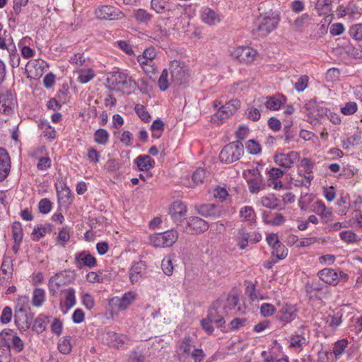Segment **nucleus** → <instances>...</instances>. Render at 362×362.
<instances>
[{
  "label": "nucleus",
  "mask_w": 362,
  "mask_h": 362,
  "mask_svg": "<svg viewBox=\"0 0 362 362\" xmlns=\"http://www.w3.org/2000/svg\"><path fill=\"white\" fill-rule=\"evenodd\" d=\"M51 230V225H40L35 227L32 233L33 239L38 240L40 238L44 237L47 231Z\"/></svg>",
  "instance_id": "obj_43"
},
{
  "label": "nucleus",
  "mask_w": 362,
  "mask_h": 362,
  "mask_svg": "<svg viewBox=\"0 0 362 362\" xmlns=\"http://www.w3.org/2000/svg\"><path fill=\"white\" fill-rule=\"evenodd\" d=\"M164 126L165 124L161 119L154 120L151 126L152 137L155 139L160 138L164 131Z\"/></svg>",
  "instance_id": "obj_37"
},
{
  "label": "nucleus",
  "mask_w": 362,
  "mask_h": 362,
  "mask_svg": "<svg viewBox=\"0 0 362 362\" xmlns=\"http://www.w3.org/2000/svg\"><path fill=\"white\" fill-rule=\"evenodd\" d=\"M136 293L133 291L125 293L122 297H115L110 300V305L119 310H126L136 299Z\"/></svg>",
  "instance_id": "obj_14"
},
{
  "label": "nucleus",
  "mask_w": 362,
  "mask_h": 362,
  "mask_svg": "<svg viewBox=\"0 0 362 362\" xmlns=\"http://www.w3.org/2000/svg\"><path fill=\"white\" fill-rule=\"evenodd\" d=\"M350 35L356 40H362V23L352 25L349 31Z\"/></svg>",
  "instance_id": "obj_57"
},
{
  "label": "nucleus",
  "mask_w": 362,
  "mask_h": 362,
  "mask_svg": "<svg viewBox=\"0 0 362 362\" xmlns=\"http://www.w3.org/2000/svg\"><path fill=\"white\" fill-rule=\"evenodd\" d=\"M14 320L18 329L21 331H25L30 327L33 317L28 315L25 307L21 306L15 311Z\"/></svg>",
  "instance_id": "obj_16"
},
{
  "label": "nucleus",
  "mask_w": 362,
  "mask_h": 362,
  "mask_svg": "<svg viewBox=\"0 0 362 362\" xmlns=\"http://www.w3.org/2000/svg\"><path fill=\"white\" fill-rule=\"evenodd\" d=\"M78 81L81 83H86L92 80L95 74V71L90 68L80 69L77 71Z\"/></svg>",
  "instance_id": "obj_34"
},
{
  "label": "nucleus",
  "mask_w": 362,
  "mask_h": 362,
  "mask_svg": "<svg viewBox=\"0 0 362 362\" xmlns=\"http://www.w3.org/2000/svg\"><path fill=\"white\" fill-rule=\"evenodd\" d=\"M58 349L63 354H67L71 351L70 340L67 338H62L58 344Z\"/></svg>",
  "instance_id": "obj_58"
},
{
  "label": "nucleus",
  "mask_w": 362,
  "mask_h": 362,
  "mask_svg": "<svg viewBox=\"0 0 362 362\" xmlns=\"http://www.w3.org/2000/svg\"><path fill=\"white\" fill-rule=\"evenodd\" d=\"M280 320L285 323H288L296 318L297 309L294 305L286 304L280 310Z\"/></svg>",
  "instance_id": "obj_25"
},
{
  "label": "nucleus",
  "mask_w": 362,
  "mask_h": 362,
  "mask_svg": "<svg viewBox=\"0 0 362 362\" xmlns=\"http://www.w3.org/2000/svg\"><path fill=\"white\" fill-rule=\"evenodd\" d=\"M275 312L276 308L272 304L265 303L260 306V313L264 317L273 315Z\"/></svg>",
  "instance_id": "obj_55"
},
{
  "label": "nucleus",
  "mask_w": 362,
  "mask_h": 362,
  "mask_svg": "<svg viewBox=\"0 0 362 362\" xmlns=\"http://www.w3.org/2000/svg\"><path fill=\"white\" fill-rule=\"evenodd\" d=\"M156 57V52L153 47L146 48L142 54L139 55L137 57V61H153L154 58Z\"/></svg>",
  "instance_id": "obj_47"
},
{
  "label": "nucleus",
  "mask_w": 362,
  "mask_h": 362,
  "mask_svg": "<svg viewBox=\"0 0 362 362\" xmlns=\"http://www.w3.org/2000/svg\"><path fill=\"white\" fill-rule=\"evenodd\" d=\"M361 142V133L357 132L346 139L341 141V146L345 149H350L352 147L360 144Z\"/></svg>",
  "instance_id": "obj_33"
},
{
  "label": "nucleus",
  "mask_w": 362,
  "mask_h": 362,
  "mask_svg": "<svg viewBox=\"0 0 362 362\" xmlns=\"http://www.w3.org/2000/svg\"><path fill=\"white\" fill-rule=\"evenodd\" d=\"M107 82L110 88L115 89L117 86H125L129 88L138 87L136 82L127 74L121 71H115L110 74L107 78Z\"/></svg>",
  "instance_id": "obj_3"
},
{
  "label": "nucleus",
  "mask_w": 362,
  "mask_h": 362,
  "mask_svg": "<svg viewBox=\"0 0 362 362\" xmlns=\"http://www.w3.org/2000/svg\"><path fill=\"white\" fill-rule=\"evenodd\" d=\"M319 278L325 283L335 286L341 281H347L349 275L342 271H337L331 268H325L318 272Z\"/></svg>",
  "instance_id": "obj_4"
},
{
  "label": "nucleus",
  "mask_w": 362,
  "mask_h": 362,
  "mask_svg": "<svg viewBox=\"0 0 362 362\" xmlns=\"http://www.w3.org/2000/svg\"><path fill=\"white\" fill-rule=\"evenodd\" d=\"M284 100V97L277 95L272 97H261L254 100L255 106L258 107H265L267 110H278L280 109Z\"/></svg>",
  "instance_id": "obj_11"
},
{
  "label": "nucleus",
  "mask_w": 362,
  "mask_h": 362,
  "mask_svg": "<svg viewBox=\"0 0 362 362\" xmlns=\"http://www.w3.org/2000/svg\"><path fill=\"white\" fill-rule=\"evenodd\" d=\"M257 52L250 47H238L231 51V56L242 64H251L257 57Z\"/></svg>",
  "instance_id": "obj_9"
},
{
  "label": "nucleus",
  "mask_w": 362,
  "mask_h": 362,
  "mask_svg": "<svg viewBox=\"0 0 362 362\" xmlns=\"http://www.w3.org/2000/svg\"><path fill=\"white\" fill-rule=\"evenodd\" d=\"M205 177L206 172L204 169L202 168L197 169L192 176V179L195 185L202 184Z\"/></svg>",
  "instance_id": "obj_56"
},
{
  "label": "nucleus",
  "mask_w": 362,
  "mask_h": 362,
  "mask_svg": "<svg viewBox=\"0 0 362 362\" xmlns=\"http://www.w3.org/2000/svg\"><path fill=\"white\" fill-rule=\"evenodd\" d=\"M144 71L148 75L153 74L156 72V66L153 61H141L139 62Z\"/></svg>",
  "instance_id": "obj_59"
},
{
  "label": "nucleus",
  "mask_w": 362,
  "mask_h": 362,
  "mask_svg": "<svg viewBox=\"0 0 362 362\" xmlns=\"http://www.w3.org/2000/svg\"><path fill=\"white\" fill-rule=\"evenodd\" d=\"M288 254V250L286 247L282 244L272 247V255L275 256L277 258V260H281L286 257Z\"/></svg>",
  "instance_id": "obj_45"
},
{
  "label": "nucleus",
  "mask_w": 362,
  "mask_h": 362,
  "mask_svg": "<svg viewBox=\"0 0 362 362\" xmlns=\"http://www.w3.org/2000/svg\"><path fill=\"white\" fill-rule=\"evenodd\" d=\"M13 273V259L10 257H4L0 269V284L6 286L11 281Z\"/></svg>",
  "instance_id": "obj_15"
},
{
  "label": "nucleus",
  "mask_w": 362,
  "mask_h": 362,
  "mask_svg": "<svg viewBox=\"0 0 362 362\" xmlns=\"http://www.w3.org/2000/svg\"><path fill=\"white\" fill-rule=\"evenodd\" d=\"M177 231L170 230L164 233H156L150 236L151 244L155 247H166L172 246L177 240Z\"/></svg>",
  "instance_id": "obj_5"
},
{
  "label": "nucleus",
  "mask_w": 362,
  "mask_h": 362,
  "mask_svg": "<svg viewBox=\"0 0 362 362\" xmlns=\"http://www.w3.org/2000/svg\"><path fill=\"white\" fill-rule=\"evenodd\" d=\"M243 145L239 141L231 142L221 150L219 158L221 162L229 164L239 160L243 154Z\"/></svg>",
  "instance_id": "obj_2"
},
{
  "label": "nucleus",
  "mask_w": 362,
  "mask_h": 362,
  "mask_svg": "<svg viewBox=\"0 0 362 362\" xmlns=\"http://www.w3.org/2000/svg\"><path fill=\"white\" fill-rule=\"evenodd\" d=\"M187 356H190L193 358L194 362H202L206 354L202 349L195 348Z\"/></svg>",
  "instance_id": "obj_64"
},
{
  "label": "nucleus",
  "mask_w": 362,
  "mask_h": 362,
  "mask_svg": "<svg viewBox=\"0 0 362 362\" xmlns=\"http://www.w3.org/2000/svg\"><path fill=\"white\" fill-rule=\"evenodd\" d=\"M46 327V320L43 317H37L33 325L32 329L37 333H42Z\"/></svg>",
  "instance_id": "obj_54"
},
{
  "label": "nucleus",
  "mask_w": 362,
  "mask_h": 362,
  "mask_svg": "<svg viewBox=\"0 0 362 362\" xmlns=\"http://www.w3.org/2000/svg\"><path fill=\"white\" fill-rule=\"evenodd\" d=\"M263 111V107H251L247 110V117L252 121H258L260 119L261 113Z\"/></svg>",
  "instance_id": "obj_50"
},
{
  "label": "nucleus",
  "mask_w": 362,
  "mask_h": 362,
  "mask_svg": "<svg viewBox=\"0 0 362 362\" xmlns=\"http://www.w3.org/2000/svg\"><path fill=\"white\" fill-rule=\"evenodd\" d=\"M243 176L247 180L249 189L251 193L257 194L264 189L263 178L258 169L252 168L245 171Z\"/></svg>",
  "instance_id": "obj_7"
},
{
  "label": "nucleus",
  "mask_w": 362,
  "mask_h": 362,
  "mask_svg": "<svg viewBox=\"0 0 362 362\" xmlns=\"http://www.w3.org/2000/svg\"><path fill=\"white\" fill-rule=\"evenodd\" d=\"M188 232L192 233H201L207 230L208 223L199 217H189L187 221Z\"/></svg>",
  "instance_id": "obj_18"
},
{
  "label": "nucleus",
  "mask_w": 362,
  "mask_h": 362,
  "mask_svg": "<svg viewBox=\"0 0 362 362\" xmlns=\"http://www.w3.org/2000/svg\"><path fill=\"white\" fill-rule=\"evenodd\" d=\"M240 107V101L238 100H231L222 105L218 112L214 115L213 119L223 122L230 116L234 115Z\"/></svg>",
  "instance_id": "obj_8"
},
{
  "label": "nucleus",
  "mask_w": 362,
  "mask_h": 362,
  "mask_svg": "<svg viewBox=\"0 0 362 362\" xmlns=\"http://www.w3.org/2000/svg\"><path fill=\"white\" fill-rule=\"evenodd\" d=\"M221 307V300L214 301L209 310L207 318L214 322L218 327H222L225 323L223 316L219 315L218 309Z\"/></svg>",
  "instance_id": "obj_21"
},
{
  "label": "nucleus",
  "mask_w": 362,
  "mask_h": 362,
  "mask_svg": "<svg viewBox=\"0 0 362 362\" xmlns=\"http://www.w3.org/2000/svg\"><path fill=\"white\" fill-rule=\"evenodd\" d=\"M308 111L309 122L315 124L319 119L327 115V109L320 105L315 100L309 101L305 106Z\"/></svg>",
  "instance_id": "obj_12"
},
{
  "label": "nucleus",
  "mask_w": 362,
  "mask_h": 362,
  "mask_svg": "<svg viewBox=\"0 0 362 362\" xmlns=\"http://www.w3.org/2000/svg\"><path fill=\"white\" fill-rule=\"evenodd\" d=\"M45 300V292L42 288H35L33 291L32 303L35 307H40Z\"/></svg>",
  "instance_id": "obj_39"
},
{
  "label": "nucleus",
  "mask_w": 362,
  "mask_h": 362,
  "mask_svg": "<svg viewBox=\"0 0 362 362\" xmlns=\"http://www.w3.org/2000/svg\"><path fill=\"white\" fill-rule=\"evenodd\" d=\"M239 214L241 221L247 222L248 225H252L256 221V213L252 206H245L242 207Z\"/></svg>",
  "instance_id": "obj_27"
},
{
  "label": "nucleus",
  "mask_w": 362,
  "mask_h": 362,
  "mask_svg": "<svg viewBox=\"0 0 362 362\" xmlns=\"http://www.w3.org/2000/svg\"><path fill=\"white\" fill-rule=\"evenodd\" d=\"M95 14L98 19L112 21L119 18L118 10L111 6H101L95 9Z\"/></svg>",
  "instance_id": "obj_17"
},
{
  "label": "nucleus",
  "mask_w": 362,
  "mask_h": 362,
  "mask_svg": "<svg viewBox=\"0 0 362 362\" xmlns=\"http://www.w3.org/2000/svg\"><path fill=\"white\" fill-rule=\"evenodd\" d=\"M199 213L205 217L217 218L221 216L222 209L219 205H216L214 204H206L200 206Z\"/></svg>",
  "instance_id": "obj_24"
},
{
  "label": "nucleus",
  "mask_w": 362,
  "mask_h": 362,
  "mask_svg": "<svg viewBox=\"0 0 362 362\" xmlns=\"http://www.w3.org/2000/svg\"><path fill=\"white\" fill-rule=\"evenodd\" d=\"M10 347L16 351L20 352L23 349L24 344L18 335H13L11 339V345L6 347L7 350H9Z\"/></svg>",
  "instance_id": "obj_49"
},
{
  "label": "nucleus",
  "mask_w": 362,
  "mask_h": 362,
  "mask_svg": "<svg viewBox=\"0 0 362 362\" xmlns=\"http://www.w3.org/2000/svg\"><path fill=\"white\" fill-rule=\"evenodd\" d=\"M262 218L265 223L271 224L272 226H281L285 222V218L284 216L279 213H275L274 214L264 213Z\"/></svg>",
  "instance_id": "obj_31"
},
{
  "label": "nucleus",
  "mask_w": 362,
  "mask_h": 362,
  "mask_svg": "<svg viewBox=\"0 0 362 362\" xmlns=\"http://www.w3.org/2000/svg\"><path fill=\"white\" fill-rule=\"evenodd\" d=\"M309 19V15L307 13H304L302 14L300 16H298L292 24L293 29L296 31H303L304 27L308 23Z\"/></svg>",
  "instance_id": "obj_40"
},
{
  "label": "nucleus",
  "mask_w": 362,
  "mask_h": 362,
  "mask_svg": "<svg viewBox=\"0 0 362 362\" xmlns=\"http://www.w3.org/2000/svg\"><path fill=\"white\" fill-rule=\"evenodd\" d=\"M195 347L194 339L192 337H185L180 345V350L185 354L188 355Z\"/></svg>",
  "instance_id": "obj_35"
},
{
  "label": "nucleus",
  "mask_w": 362,
  "mask_h": 362,
  "mask_svg": "<svg viewBox=\"0 0 362 362\" xmlns=\"http://www.w3.org/2000/svg\"><path fill=\"white\" fill-rule=\"evenodd\" d=\"M308 327L305 325H301L296 334L290 337L289 347L291 349L302 350L303 348L309 343V337Z\"/></svg>",
  "instance_id": "obj_10"
},
{
  "label": "nucleus",
  "mask_w": 362,
  "mask_h": 362,
  "mask_svg": "<svg viewBox=\"0 0 362 362\" xmlns=\"http://www.w3.org/2000/svg\"><path fill=\"white\" fill-rule=\"evenodd\" d=\"M261 204L268 209H275L278 207L279 200L272 194L263 196L260 200Z\"/></svg>",
  "instance_id": "obj_36"
},
{
  "label": "nucleus",
  "mask_w": 362,
  "mask_h": 362,
  "mask_svg": "<svg viewBox=\"0 0 362 362\" xmlns=\"http://www.w3.org/2000/svg\"><path fill=\"white\" fill-rule=\"evenodd\" d=\"M200 17L202 21L209 25H215L221 22V16L214 10L205 7L201 11Z\"/></svg>",
  "instance_id": "obj_19"
},
{
  "label": "nucleus",
  "mask_w": 362,
  "mask_h": 362,
  "mask_svg": "<svg viewBox=\"0 0 362 362\" xmlns=\"http://www.w3.org/2000/svg\"><path fill=\"white\" fill-rule=\"evenodd\" d=\"M13 238L14 242H22L23 240V229L21 224L18 222L13 223L12 226Z\"/></svg>",
  "instance_id": "obj_52"
},
{
  "label": "nucleus",
  "mask_w": 362,
  "mask_h": 362,
  "mask_svg": "<svg viewBox=\"0 0 362 362\" xmlns=\"http://www.w3.org/2000/svg\"><path fill=\"white\" fill-rule=\"evenodd\" d=\"M174 255H168L163 258L161 262V268L164 274L167 276H171L173 272V259Z\"/></svg>",
  "instance_id": "obj_38"
},
{
  "label": "nucleus",
  "mask_w": 362,
  "mask_h": 362,
  "mask_svg": "<svg viewBox=\"0 0 362 362\" xmlns=\"http://www.w3.org/2000/svg\"><path fill=\"white\" fill-rule=\"evenodd\" d=\"M283 175V170L272 168L268 173L267 185L274 189H281L283 187V183L279 179L282 177Z\"/></svg>",
  "instance_id": "obj_20"
},
{
  "label": "nucleus",
  "mask_w": 362,
  "mask_h": 362,
  "mask_svg": "<svg viewBox=\"0 0 362 362\" xmlns=\"http://www.w3.org/2000/svg\"><path fill=\"white\" fill-rule=\"evenodd\" d=\"M134 110L142 121L146 122L150 120L151 115L143 105L136 104L134 107Z\"/></svg>",
  "instance_id": "obj_48"
},
{
  "label": "nucleus",
  "mask_w": 362,
  "mask_h": 362,
  "mask_svg": "<svg viewBox=\"0 0 362 362\" xmlns=\"http://www.w3.org/2000/svg\"><path fill=\"white\" fill-rule=\"evenodd\" d=\"M134 16L137 22L141 23H148L152 18V16L142 8L135 10L134 11Z\"/></svg>",
  "instance_id": "obj_42"
},
{
  "label": "nucleus",
  "mask_w": 362,
  "mask_h": 362,
  "mask_svg": "<svg viewBox=\"0 0 362 362\" xmlns=\"http://www.w3.org/2000/svg\"><path fill=\"white\" fill-rule=\"evenodd\" d=\"M315 211L322 218L327 220H329L332 216V211L329 209H327L324 203L321 201L316 202Z\"/></svg>",
  "instance_id": "obj_46"
},
{
  "label": "nucleus",
  "mask_w": 362,
  "mask_h": 362,
  "mask_svg": "<svg viewBox=\"0 0 362 362\" xmlns=\"http://www.w3.org/2000/svg\"><path fill=\"white\" fill-rule=\"evenodd\" d=\"M308 76L306 75L301 76L295 83V88L298 92L303 91L308 86Z\"/></svg>",
  "instance_id": "obj_63"
},
{
  "label": "nucleus",
  "mask_w": 362,
  "mask_h": 362,
  "mask_svg": "<svg viewBox=\"0 0 362 362\" xmlns=\"http://www.w3.org/2000/svg\"><path fill=\"white\" fill-rule=\"evenodd\" d=\"M65 284L64 280V274L57 273L54 276H52L49 280V288L50 293L54 294L62 286Z\"/></svg>",
  "instance_id": "obj_29"
},
{
  "label": "nucleus",
  "mask_w": 362,
  "mask_h": 362,
  "mask_svg": "<svg viewBox=\"0 0 362 362\" xmlns=\"http://www.w3.org/2000/svg\"><path fill=\"white\" fill-rule=\"evenodd\" d=\"M348 342L346 339H341L337 341L333 347L332 354L335 356H339L343 353L345 348L347 346Z\"/></svg>",
  "instance_id": "obj_60"
},
{
  "label": "nucleus",
  "mask_w": 362,
  "mask_h": 362,
  "mask_svg": "<svg viewBox=\"0 0 362 362\" xmlns=\"http://www.w3.org/2000/svg\"><path fill=\"white\" fill-rule=\"evenodd\" d=\"M109 133L104 129H98L94 133V141L100 145H105L109 141Z\"/></svg>",
  "instance_id": "obj_41"
},
{
  "label": "nucleus",
  "mask_w": 362,
  "mask_h": 362,
  "mask_svg": "<svg viewBox=\"0 0 362 362\" xmlns=\"http://www.w3.org/2000/svg\"><path fill=\"white\" fill-rule=\"evenodd\" d=\"M250 234L247 231L245 228H240L238 229L236 235L237 245L240 249L244 250L248 245Z\"/></svg>",
  "instance_id": "obj_30"
},
{
  "label": "nucleus",
  "mask_w": 362,
  "mask_h": 362,
  "mask_svg": "<svg viewBox=\"0 0 362 362\" xmlns=\"http://www.w3.org/2000/svg\"><path fill=\"white\" fill-rule=\"evenodd\" d=\"M299 159L300 155L296 151H291L288 153H276L274 156V160L276 164L287 169L291 168Z\"/></svg>",
  "instance_id": "obj_13"
},
{
  "label": "nucleus",
  "mask_w": 362,
  "mask_h": 362,
  "mask_svg": "<svg viewBox=\"0 0 362 362\" xmlns=\"http://www.w3.org/2000/svg\"><path fill=\"white\" fill-rule=\"evenodd\" d=\"M134 162L141 171H147L155 164L154 160L148 155L139 156Z\"/></svg>",
  "instance_id": "obj_28"
},
{
  "label": "nucleus",
  "mask_w": 362,
  "mask_h": 362,
  "mask_svg": "<svg viewBox=\"0 0 362 362\" xmlns=\"http://www.w3.org/2000/svg\"><path fill=\"white\" fill-rule=\"evenodd\" d=\"M170 70L172 82L180 86L185 83L188 78V69L178 60H173L170 62Z\"/></svg>",
  "instance_id": "obj_6"
},
{
  "label": "nucleus",
  "mask_w": 362,
  "mask_h": 362,
  "mask_svg": "<svg viewBox=\"0 0 362 362\" xmlns=\"http://www.w3.org/2000/svg\"><path fill=\"white\" fill-rule=\"evenodd\" d=\"M334 355L331 351L322 349L318 353V362H333Z\"/></svg>",
  "instance_id": "obj_62"
},
{
  "label": "nucleus",
  "mask_w": 362,
  "mask_h": 362,
  "mask_svg": "<svg viewBox=\"0 0 362 362\" xmlns=\"http://www.w3.org/2000/svg\"><path fill=\"white\" fill-rule=\"evenodd\" d=\"M75 290L74 288H69L66 291V298L64 306L66 308V313L68 310L71 308L76 304Z\"/></svg>",
  "instance_id": "obj_44"
},
{
  "label": "nucleus",
  "mask_w": 362,
  "mask_h": 362,
  "mask_svg": "<svg viewBox=\"0 0 362 362\" xmlns=\"http://www.w3.org/2000/svg\"><path fill=\"white\" fill-rule=\"evenodd\" d=\"M0 112L6 115H10L13 112L11 102L6 100L4 97L0 95Z\"/></svg>",
  "instance_id": "obj_51"
},
{
  "label": "nucleus",
  "mask_w": 362,
  "mask_h": 362,
  "mask_svg": "<svg viewBox=\"0 0 362 362\" xmlns=\"http://www.w3.org/2000/svg\"><path fill=\"white\" fill-rule=\"evenodd\" d=\"M246 148L250 153L254 155L259 153L262 150L260 144L253 139L247 142Z\"/></svg>",
  "instance_id": "obj_61"
},
{
  "label": "nucleus",
  "mask_w": 362,
  "mask_h": 362,
  "mask_svg": "<svg viewBox=\"0 0 362 362\" xmlns=\"http://www.w3.org/2000/svg\"><path fill=\"white\" fill-rule=\"evenodd\" d=\"M279 16L276 12L270 11L260 15L255 23L252 33L260 37H265L274 30L279 23Z\"/></svg>",
  "instance_id": "obj_1"
},
{
  "label": "nucleus",
  "mask_w": 362,
  "mask_h": 362,
  "mask_svg": "<svg viewBox=\"0 0 362 362\" xmlns=\"http://www.w3.org/2000/svg\"><path fill=\"white\" fill-rule=\"evenodd\" d=\"M146 269V265L144 262L135 263L129 272V279L132 284H135L142 277L143 273Z\"/></svg>",
  "instance_id": "obj_26"
},
{
  "label": "nucleus",
  "mask_w": 362,
  "mask_h": 362,
  "mask_svg": "<svg viewBox=\"0 0 362 362\" xmlns=\"http://www.w3.org/2000/svg\"><path fill=\"white\" fill-rule=\"evenodd\" d=\"M186 212L187 206L181 202H173L170 209V214L175 219L182 217Z\"/></svg>",
  "instance_id": "obj_32"
},
{
  "label": "nucleus",
  "mask_w": 362,
  "mask_h": 362,
  "mask_svg": "<svg viewBox=\"0 0 362 362\" xmlns=\"http://www.w3.org/2000/svg\"><path fill=\"white\" fill-rule=\"evenodd\" d=\"M75 261L78 268H81L83 266L92 268L96 264V259L86 251L76 254Z\"/></svg>",
  "instance_id": "obj_22"
},
{
  "label": "nucleus",
  "mask_w": 362,
  "mask_h": 362,
  "mask_svg": "<svg viewBox=\"0 0 362 362\" xmlns=\"http://www.w3.org/2000/svg\"><path fill=\"white\" fill-rule=\"evenodd\" d=\"M10 168L9 156L5 149L0 148V181L4 180L8 176Z\"/></svg>",
  "instance_id": "obj_23"
},
{
  "label": "nucleus",
  "mask_w": 362,
  "mask_h": 362,
  "mask_svg": "<svg viewBox=\"0 0 362 362\" xmlns=\"http://www.w3.org/2000/svg\"><path fill=\"white\" fill-rule=\"evenodd\" d=\"M341 240L347 243H354L357 241V235L352 230H344L339 233Z\"/></svg>",
  "instance_id": "obj_53"
}]
</instances>
